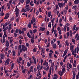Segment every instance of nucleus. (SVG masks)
I'll return each mask as SVG.
<instances>
[{
	"label": "nucleus",
	"mask_w": 79,
	"mask_h": 79,
	"mask_svg": "<svg viewBox=\"0 0 79 79\" xmlns=\"http://www.w3.org/2000/svg\"><path fill=\"white\" fill-rule=\"evenodd\" d=\"M68 0H63V1H64L63 4L61 2L60 3H58V5L59 6V7L61 8L62 7H63V6H65V3H66Z\"/></svg>",
	"instance_id": "obj_1"
},
{
	"label": "nucleus",
	"mask_w": 79,
	"mask_h": 79,
	"mask_svg": "<svg viewBox=\"0 0 79 79\" xmlns=\"http://www.w3.org/2000/svg\"><path fill=\"white\" fill-rule=\"evenodd\" d=\"M27 50V48L26 47H25V46L24 45H22V49L20 50V52H22L23 51V52H26V51Z\"/></svg>",
	"instance_id": "obj_2"
},
{
	"label": "nucleus",
	"mask_w": 79,
	"mask_h": 79,
	"mask_svg": "<svg viewBox=\"0 0 79 79\" xmlns=\"http://www.w3.org/2000/svg\"><path fill=\"white\" fill-rule=\"evenodd\" d=\"M15 11L16 16L18 17L19 16V10L18 9H15Z\"/></svg>",
	"instance_id": "obj_3"
},
{
	"label": "nucleus",
	"mask_w": 79,
	"mask_h": 79,
	"mask_svg": "<svg viewBox=\"0 0 79 79\" xmlns=\"http://www.w3.org/2000/svg\"><path fill=\"white\" fill-rule=\"evenodd\" d=\"M5 40H6L5 37V36H4V35H3L2 40V39L0 40V42H1V43H2V44H4V43L5 42Z\"/></svg>",
	"instance_id": "obj_4"
},
{
	"label": "nucleus",
	"mask_w": 79,
	"mask_h": 79,
	"mask_svg": "<svg viewBox=\"0 0 79 79\" xmlns=\"http://www.w3.org/2000/svg\"><path fill=\"white\" fill-rule=\"evenodd\" d=\"M43 66H45L46 67L48 66V63L47 62V60H45L44 61V63L43 64Z\"/></svg>",
	"instance_id": "obj_5"
},
{
	"label": "nucleus",
	"mask_w": 79,
	"mask_h": 79,
	"mask_svg": "<svg viewBox=\"0 0 79 79\" xmlns=\"http://www.w3.org/2000/svg\"><path fill=\"white\" fill-rule=\"evenodd\" d=\"M22 61V58L21 57H20L18 59H17V62L18 63H20V61Z\"/></svg>",
	"instance_id": "obj_6"
},
{
	"label": "nucleus",
	"mask_w": 79,
	"mask_h": 79,
	"mask_svg": "<svg viewBox=\"0 0 79 79\" xmlns=\"http://www.w3.org/2000/svg\"><path fill=\"white\" fill-rule=\"evenodd\" d=\"M9 45H10V43H9L8 41L6 40V41L5 46H6L7 47H9Z\"/></svg>",
	"instance_id": "obj_7"
},
{
	"label": "nucleus",
	"mask_w": 79,
	"mask_h": 79,
	"mask_svg": "<svg viewBox=\"0 0 79 79\" xmlns=\"http://www.w3.org/2000/svg\"><path fill=\"white\" fill-rule=\"evenodd\" d=\"M13 38L12 37H8V40H10V44H11V43H12V42H13Z\"/></svg>",
	"instance_id": "obj_8"
},
{
	"label": "nucleus",
	"mask_w": 79,
	"mask_h": 79,
	"mask_svg": "<svg viewBox=\"0 0 79 79\" xmlns=\"http://www.w3.org/2000/svg\"><path fill=\"white\" fill-rule=\"evenodd\" d=\"M12 25H13V24L11 23H10V24H9V28H8V30L9 32H10V30L11 29V26H12Z\"/></svg>",
	"instance_id": "obj_9"
},
{
	"label": "nucleus",
	"mask_w": 79,
	"mask_h": 79,
	"mask_svg": "<svg viewBox=\"0 0 79 79\" xmlns=\"http://www.w3.org/2000/svg\"><path fill=\"white\" fill-rule=\"evenodd\" d=\"M56 41V39H53L51 41V43L52 45L54 44V42H55Z\"/></svg>",
	"instance_id": "obj_10"
},
{
	"label": "nucleus",
	"mask_w": 79,
	"mask_h": 79,
	"mask_svg": "<svg viewBox=\"0 0 79 79\" xmlns=\"http://www.w3.org/2000/svg\"><path fill=\"white\" fill-rule=\"evenodd\" d=\"M52 70V68L51 67H50V69H49V73L48 74V77H50V74H51V71Z\"/></svg>",
	"instance_id": "obj_11"
},
{
	"label": "nucleus",
	"mask_w": 79,
	"mask_h": 79,
	"mask_svg": "<svg viewBox=\"0 0 79 79\" xmlns=\"http://www.w3.org/2000/svg\"><path fill=\"white\" fill-rule=\"evenodd\" d=\"M74 46L73 45H72L70 46V50H71L72 52H73L74 50Z\"/></svg>",
	"instance_id": "obj_12"
},
{
	"label": "nucleus",
	"mask_w": 79,
	"mask_h": 79,
	"mask_svg": "<svg viewBox=\"0 0 79 79\" xmlns=\"http://www.w3.org/2000/svg\"><path fill=\"white\" fill-rule=\"evenodd\" d=\"M45 29V28L44 27L43 28L42 27H40V28L39 31H44Z\"/></svg>",
	"instance_id": "obj_13"
},
{
	"label": "nucleus",
	"mask_w": 79,
	"mask_h": 79,
	"mask_svg": "<svg viewBox=\"0 0 79 79\" xmlns=\"http://www.w3.org/2000/svg\"><path fill=\"white\" fill-rule=\"evenodd\" d=\"M5 56V55H4V54H3V53H1L0 54V57L1 59H3V58H4Z\"/></svg>",
	"instance_id": "obj_14"
},
{
	"label": "nucleus",
	"mask_w": 79,
	"mask_h": 79,
	"mask_svg": "<svg viewBox=\"0 0 79 79\" xmlns=\"http://www.w3.org/2000/svg\"><path fill=\"white\" fill-rule=\"evenodd\" d=\"M74 4H75V5H77V4H79V0H75L74 2Z\"/></svg>",
	"instance_id": "obj_15"
},
{
	"label": "nucleus",
	"mask_w": 79,
	"mask_h": 79,
	"mask_svg": "<svg viewBox=\"0 0 79 79\" xmlns=\"http://www.w3.org/2000/svg\"><path fill=\"white\" fill-rule=\"evenodd\" d=\"M67 51H66V50H65L64 52V54L62 56V57L63 58H64V56L66 55V54H67Z\"/></svg>",
	"instance_id": "obj_16"
},
{
	"label": "nucleus",
	"mask_w": 79,
	"mask_h": 79,
	"mask_svg": "<svg viewBox=\"0 0 79 79\" xmlns=\"http://www.w3.org/2000/svg\"><path fill=\"white\" fill-rule=\"evenodd\" d=\"M9 14L8 13H7L5 17L4 18L5 19H8V17H9Z\"/></svg>",
	"instance_id": "obj_17"
},
{
	"label": "nucleus",
	"mask_w": 79,
	"mask_h": 79,
	"mask_svg": "<svg viewBox=\"0 0 79 79\" xmlns=\"http://www.w3.org/2000/svg\"><path fill=\"white\" fill-rule=\"evenodd\" d=\"M26 1L25 3L26 5H28L31 2V0H25Z\"/></svg>",
	"instance_id": "obj_18"
},
{
	"label": "nucleus",
	"mask_w": 79,
	"mask_h": 79,
	"mask_svg": "<svg viewBox=\"0 0 79 79\" xmlns=\"http://www.w3.org/2000/svg\"><path fill=\"white\" fill-rule=\"evenodd\" d=\"M71 52L72 55H74V54L76 53V48H75V50L74 51H71Z\"/></svg>",
	"instance_id": "obj_19"
},
{
	"label": "nucleus",
	"mask_w": 79,
	"mask_h": 79,
	"mask_svg": "<svg viewBox=\"0 0 79 79\" xmlns=\"http://www.w3.org/2000/svg\"><path fill=\"white\" fill-rule=\"evenodd\" d=\"M35 21V18H33L31 21V24H33L34 22Z\"/></svg>",
	"instance_id": "obj_20"
},
{
	"label": "nucleus",
	"mask_w": 79,
	"mask_h": 79,
	"mask_svg": "<svg viewBox=\"0 0 79 79\" xmlns=\"http://www.w3.org/2000/svg\"><path fill=\"white\" fill-rule=\"evenodd\" d=\"M69 36L70 37H72L73 36V31H69Z\"/></svg>",
	"instance_id": "obj_21"
},
{
	"label": "nucleus",
	"mask_w": 79,
	"mask_h": 79,
	"mask_svg": "<svg viewBox=\"0 0 79 79\" xmlns=\"http://www.w3.org/2000/svg\"><path fill=\"white\" fill-rule=\"evenodd\" d=\"M63 73H64L62 71H61V73L60 72V71H59L58 72V74H59V75L60 76H63Z\"/></svg>",
	"instance_id": "obj_22"
},
{
	"label": "nucleus",
	"mask_w": 79,
	"mask_h": 79,
	"mask_svg": "<svg viewBox=\"0 0 79 79\" xmlns=\"http://www.w3.org/2000/svg\"><path fill=\"white\" fill-rule=\"evenodd\" d=\"M47 15L48 17L49 18V17H50L51 16V12L50 11L49 12H48Z\"/></svg>",
	"instance_id": "obj_23"
},
{
	"label": "nucleus",
	"mask_w": 79,
	"mask_h": 79,
	"mask_svg": "<svg viewBox=\"0 0 79 79\" xmlns=\"http://www.w3.org/2000/svg\"><path fill=\"white\" fill-rule=\"evenodd\" d=\"M52 46H53V48H56V44H52Z\"/></svg>",
	"instance_id": "obj_24"
},
{
	"label": "nucleus",
	"mask_w": 79,
	"mask_h": 79,
	"mask_svg": "<svg viewBox=\"0 0 79 79\" xmlns=\"http://www.w3.org/2000/svg\"><path fill=\"white\" fill-rule=\"evenodd\" d=\"M34 2L32 1H31L30 2V5L31 6H34Z\"/></svg>",
	"instance_id": "obj_25"
},
{
	"label": "nucleus",
	"mask_w": 79,
	"mask_h": 79,
	"mask_svg": "<svg viewBox=\"0 0 79 79\" xmlns=\"http://www.w3.org/2000/svg\"><path fill=\"white\" fill-rule=\"evenodd\" d=\"M76 27V25H74L72 28L73 31H74V30H75Z\"/></svg>",
	"instance_id": "obj_26"
},
{
	"label": "nucleus",
	"mask_w": 79,
	"mask_h": 79,
	"mask_svg": "<svg viewBox=\"0 0 79 79\" xmlns=\"http://www.w3.org/2000/svg\"><path fill=\"white\" fill-rule=\"evenodd\" d=\"M21 47H22V46L21 45H19L18 47V50H21Z\"/></svg>",
	"instance_id": "obj_27"
},
{
	"label": "nucleus",
	"mask_w": 79,
	"mask_h": 79,
	"mask_svg": "<svg viewBox=\"0 0 79 79\" xmlns=\"http://www.w3.org/2000/svg\"><path fill=\"white\" fill-rule=\"evenodd\" d=\"M8 27H6L3 30V32H6V31L8 30Z\"/></svg>",
	"instance_id": "obj_28"
},
{
	"label": "nucleus",
	"mask_w": 79,
	"mask_h": 79,
	"mask_svg": "<svg viewBox=\"0 0 79 79\" xmlns=\"http://www.w3.org/2000/svg\"><path fill=\"white\" fill-rule=\"evenodd\" d=\"M48 26L49 27H50V28L52 27V23H51V22H50L49 23Z\"/></svg>",
	"instance_id": "obj_29"
},
{
	"label": "nucleus",
	"mask_w": 79,
	"mask_h": 79,
	"mask_svg": "<svg viewBox=\"0 0 79 79\" xmlns=\"http://www.w3.org/2000/svg\"><path fill=\"white\" fill-rule=\"evenodd\" d=\"M14 66H15V64H14V63H12L11 64V68H10L11 70H12V69H13V68H14Z\"/></svg>",
	"instance_id": "obj_30"
},
{
	"label": "nucleus",
	"mask_w": 79,
	"mask_h": 79,
	"mask_svg": "<svg viewBox=\"0 0 79 79\" xmlns=\"http://www.w3.org/2000/svg\"><path fill=\"white\" fill-rule=\"evenodd\" d=\"M25 9L26 12L27 11H29L30 10V8H29V7L26 8Z\"/></svg>",
	"instance_id": "obj_31"
},
{
	"label": "nucleus",
	"mask_w": 79,
	"mask_h": 79,
	"mask_svg": "<svg viewBox=\"0 0 79 79\" xmlns=\"http://www.w3.org/2000/svg\"><path fill=\"white\" fill-rule=\"evenodd\" d=\"M22 12L23 13H26V10L24 8L22 9Z\"/></svg>",
	"instance_id": "obj_32"
},
{
	"label": "nucleus",
	"mask_w": 79,
	"mask_h": 79,
	"mask_svg": "<svg viewBox=\"0 0 79 79\" xmlns=\"http://www.w3.org/2000/svg\"><path fill=\"white\" fill-rule=\"evenodd\" d=\"M27 35L28 37L29 38H31V36L30 35V34H29V32H28L27 33Z\"/></svg>",
	"instance_id": "obj_33"
},
{
	"label": "nucleus",
	"mask_w": 79,
	"mask_h": 79,
	"mask_svg": "<svg viewBox=\"0 0 79 79\" xmlns=\"http://www.w3.org/2000/svg\"><path fill=\"white\" fill-rule=\"evenodd\" d=\"M10 63L8 62H7L6 60L5 61L4 64L5 65H7L8 64Z\"/></svg>",
	"instance_id": "obj_34"
},
{
	"label": "nucleus",
	"mask_w": 79,
	"mask_h": 79,
	"mask_svg": "<svg viewBox=\"0 0 79 79\" xmlns=\"http://www.w3.org/2000/svg\"><path fill=\"white\" fill-rule=\"evenodd\" d=\"M26 69H24L22 71V73H23V74H25L26 73Z\"/></svg>",
	"instance_id": "obj_35"
},
{
	"label": "nucleus",
	"mask_w": 79,
	"mask_h": 79,
	"mask_svg": "<svg viewBox=\"0 0 79 79\" xmlns=\"http://www.w3.org/2000/svg\"><path fill=\"white\" fill-rule=\"evenodd\" d=\"M52 52H50L49 54V58H52Z\"/></svg>",
	"instance_id": "obj_36"
},
{
	"label": "nucleus",
	"mask_w": 79,
	"mask_h": 79,
	"mask_svg": "<svg viewBox=\"0 0 79 79\" xmlns=\"http://www.w3.org/2000/svg\"><path fill=\"white\" fill-rule=\"evenodd\" d=\"M72 20H73V17H70L69 18V21L70 22H72Z\"/></svg>",
	"instance_id": "obj_37"
},
{
	"label": "nucleus",
	"mask_w": 79,
	"mask_h": 79,
	"mask_svg": "<svg viewBox=\"0 0 79 79\" xmlns=\"http://www.w3.org/2000/svg\"><path fill=\"white\" fill-rule=\"evenodd\" d=\"M12 52L13 56H15V55H16V52H15V51H12Z\"/></svg>",
	"instance_id": "obj_38"
},
{
	"label": "nucleus",
	"mask_w": 79,
	"mask_h": 79,
	"mask_svg": "<svg viewBox=\"0 0 79 79\" xmlns=\"http://www.w3.org/2000/svg\"><path fill=\"white\" fill-rule=\"evenodd\" d=\"M16 21L17 23L19 22V17L18 18L16 19Z\"/></svg>",
	"instance_id": "obj_39"
},
{
	"label": "nucleus",
	"mask_w": 79,
	"mask_h": 79,
	"mask_svg": "<svg viewBox=\"0 0 79 79\" xmlns=\"http://www.w3.org/2000/svg\"><path fill=\"white\" fill-rule=\"evenodd\" d=\"M33 52H36V48H34L33 49Z\"/></svg>",
	"instance_id": "obj_40"
},
{
	"label": "nucleus",
	"mask_w": 79,
	"mask_h": 79,
	"mask_svg": "<svg viewBox=\"0 0 79 79\" xmlns=\"http://www.w3.org/2000/svg\"><path fill=\"white\" fill-rule=\"evenodd\" d=\"M3 12V10H2V12L1 13V16H4V15H5V13H4Z\"/></svg>",
	"instance_id": "obj_41"
},
{
	"label": "nucleus",
	"mask_w": 79,
	"mask_h": 79,
	"mask_svg": "<svg viewBox=\"0 0 79 79\" xmlns=\"http://www.w3.org/2000/svg\"><path fill=\"white\" fill-rule=\"evenodd\" d=\"M76 52H77V53L79 52V47H77L76 48Z\"/></svg>",
	"instance_id": "obj_42"
},
{
	"label": "nucleus",
	"mask_w": 79,
	"mask_h": 79,
	"mask_svg": "<svg viewBox=\"0 0 79 79\" xmlns=\"http://www.w3.org/2000/svg\"><path fill=\"white\" fill-rule=\"evenodd\" d=\"M69 68H72V64H71L70 63L69 64Z\"/></svg>",
	"instance_id": "obj_43"
},
{
	"label": "nucleus",
	"mask_w": 79,
	"mask_h": 79,
	"mask_svg": "<svg viewBox=\"0 0 79 79\" xmlns=\"http://www.w3.org/2000/svg\"><path fill=\"white\" fill-rule=\"evenodd\" d=\"M66 36H67V37H68V38L69 37V32H68L66 33Z\"/></svg>",
	"instance_id": "obj_44"
},
{
	"label": "nucleus",
	"mask_w": 79,
	"mask_h": 79,
	"mask_svg": "<svg viewBox=\"0 0 79 79\" xmlns=\"http://www.w3.org/2000/svg\"><path fill=\"white\" fill-rule=\"evenodd\" d=\"M30 69H31V72H33L34 69H33V66H31L30 67Z\"/></svg>",
	"instance_id": "obj_45"
},
{
	"label": "nucleus",
	"mask_w": 79,
	"mask_h": 79,
	"mask_svg": "<svg viewBox=\"0 0 79 79\" xmlns=\"http://www.w3.org/2000/svg\"><path fill=\"white\" fill-rule=\"evenodd\" d=\"M31 64L29 62H28L27 63V66H28V67H29V66H31Z\"/></svg>",
	"instance_id": "obj_46"
},
{
	"label": "nucleus",
	"mask_w": 79,
	"mask_h": 79,
	"mask_svg": "<svg viewBox=\"0 0 79 79\" xmlns=\"http://www.w3.org/2000/svg\"><path fill=\"white\" fill-rule=\"evenodd\" d=\"M30 63L31 64H33V63H34V60H31L29 61Z\"/></svg>",
	"instance_id": "obj_47"
},
{
	"label": "nucleus",
	"mask_w": 79,
	"mask_h": 79,
	"mask_svg": "<svg viewBox=\"0 0 79 79\" xmlns=\"http://www.w3.org/2000/svg\"><path fill=\"white\" fill-rule=\"evenodd\" d=\"M28 27L29 28H31V23H29L28 24Z\"/></svg>",
	"instance_id": "obj_48"
},
{
	"label": "nucleus",
	"mask_w": 79,
	"mask_h": 79,
	"mask_svg": "<svg viewBox=\"0 0 79 79\" xmlns=\"http://www.w3.org/2000/svg\"><path fill=\"white\" fill-rule=\"evenodd\" d=\"M31 72V70L30 69L29 71H28V73H27L28 75H29V74H30Z\"/></svg>",
	"instance_id": "obj_49"
},
{
	"label": "nucleus",
	"mask_w": 79,
	"mask_h": 79,
	"mask_svg": "<svg viewBox=\"0 0 79 79\" xmlns=\"http://www.w3.org/2000/svg\"><path fill=\"white\" fill-rule=\"evenodd\" d=\"M39 10L40 13H42V9L41 8H40Z\"/></svg>",
	"instance_id": "obj_50"
},
{
	"label": "nucleus",
	"mask_w": 79,
	"mask_h": 79,
	"mask_svg": "<svg viewBox=\"0 0 79 79\" xmlns=\"http://www.w3.org/2000/svg\"><path fill=\"white\" fill-rule=\"evenodd\" d=\"M66 28H67V26H65L64 27V32H66Z\"/></svg>",
	"instance_id": "obj_51"
},
{
	"label": "nucleus",
	"mask_w": 79,
	"mask_h": 79,
	"mask_svg": "<svg viewBox=\"0 0 79 79\" xmlns=\"http://www.w3.org/2000/svg\"><path fill=\"white\" fill-rule=\"evenodd\" d=\"M37 31V30L36 29L33 30V33H35Z\"/></svg>",
	"instance_id": "obj_52"
},
{
	"label": "nucleus",
	"mask_w": 79,
	"mask_h": 79,
	"mask_svg": "<svg viewBox=\"0 0 79 79\" xmlns=\"http://www.w3.org/2000/svg\"><path fill=\"white\" fill-rule=\"evenodd\" d=\"M43 61H44L43 59H41L40 60L41 65H42V64L43 63Z\"/></svg>",
	"instance_id": "obj_53"
},
{
	"label": "nucleus",
	"mask_w": 79,
	"mask_h": 79,
	"mask_svg": "<svg viewBox=\"0 0 79 79\" xmlns=\"http://www.w3.org/2000/svg\"><path fill=\"white\" fill-rule=\"evenodd\" d=\"M15 32L16 34H18V33L19 32V30L18 29H17L15 31Z\"/></svg>",
	"instance_id": "obj_54"
},
{
	"label": "nucleus",
	"mask_w": 79,
	"mask_h": 79,
	"mask_svg": "<svg viewBox=\"0 0 79 79\" xmlns=\"http://www.w3.org/2000/svg\"><path fill=\"white\" fill-rule=\"evenodd\" d=\"M66 71V69H65V68H63L62 69V72L63 73H64V71Z\"/></svg>",
	"instance_id": "obj_55"
},
{
	"label": "nucleus",
	"mask_w": 79,
	"mask_h": 79,
	"mask_svg": "<svg viewBox=\"0 0 79 79\" xmlns=\"http://www.w3.org/2000/svg\"><path fill=\"white\" fill-rule=\"evenodd\" d=\"M76 8H77V6H74L72 7L73 9H76Z\"/></svg>",
	"instance_id": "obj_56"
},
{
	"label": "nucleus",
	"mask_w": 79,
	"mask_h": 79,
	"mask_svg": "<svg viewBox=\"0 0 79 79\" xmlns=\"http://www.w3.org/2000/svg\"><path fill=\"white\" fill-rule=\"evenodd\" d=\"M34 64H36V63H37V60H36V59H35V60H34Z\"/></svg>",
	"instance_id": "obj_57"
},
{
	"label": "nucleus",
	"mask_w": 79,
	"mask_h": 79,
	"mask_svg": "<svg viewBox=\"0 0 79 79\" xmlns=\"http://www.w3.org/2000/svg\"><path fill=\"white\" fill-rule=\"evenodd\" d=\"M6 32H4V35L6 37H7V35L6 34Z\"/></svg>",
	"instance_id": "obj_58"
},
{
	"label": "nucleus",
	"mask_w": 79,
	"mask_h": 79,
	"mask_svg": "<svg viewBox=\"0 0 79 79\" xmlns=\"http://www.w3.org/2000/svg\"><path fill=\"white\" fill-rule=\"evenodd\" d=\"M55 54H56V55H59V54H60L59 52H58L57 51H55Z\"/></svg>",
	"instance_id": "obj_59"
},
{
	"label": "nucleus",
	"mask_w": 79,
	"mask_h": 79,
	"mask_svg": "<svg viewBox=\"0 0 79 79\" xmlns=\"http://www.w3.org/2000/svg\"><path fill=\"white\" fill-rule=\"evenodd\" d=\"M6 60L9 62H10V61H11V60L10 59H7Z\"/></svg>",
	"instance_id": "obj_60"
},
{
	"label": "nucleus",
	"mask_w": 79,
	"mask_h": 79,
	"mask_svg": "<svg viewBox=\"0 0 79 79\" xmlns=\"http://www.w3.org/2000/svg\"><path fill=\"white\" fill-rule=\"evenodd\" d=\"M67 31H69V27H67Z\"/></svg>",
	"instance_id": "obj_61"
},
{
	"label": "nucleus",
	"mask_w": 79,
	"mask_h": 79,
	"mask_svg": "<svg viewBox=\"0 0 79 79\" xmlns=\"http://www.w3.org/2000/svg\"><path fill=\"white\" fill-rule=\"evenodd\" d=\"M40 67V65H37V69H39Z\"/></svg>",
	"instance_id": "obj_62"
},
{
	"label": "nucleus",
	"mask_w": 79,
	"mask_h": 79,
	"mask_svg": "<svg viewBox=\"0 0 79 79\" xmlns=\"http://www.w3.org/2000/svg\"><path fill=\"white\" fill-rule=\"evenodd\" d=\"M79 27H77L75 29V30L76 31H78V30H79Z\"/></svg>",
	"instance_id": "obj_63"
},
{
	"label": "nucleus",
	"mask_w": 79,
	"mask_h": 79,
	"mask_svg": "<svg viewBox=\"0 0 79 79\" xmlns=\"http://www.w3.org/2000/svg\"><path fill=\"white\" fill-rule=\"evenodd\" d=\"M79 75L78 74L76 75V79H79Z\"/></svg>",
	"instance_id": "obj_64"
}]
</instances>
